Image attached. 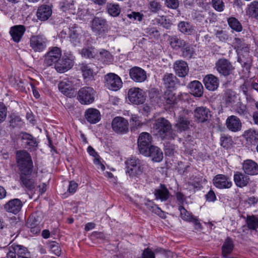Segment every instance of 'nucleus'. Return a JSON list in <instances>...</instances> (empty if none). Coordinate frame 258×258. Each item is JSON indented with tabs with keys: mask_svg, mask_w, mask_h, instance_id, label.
I'll return each mask as SVG.
<instances>
[{
	"mask_svg": "<svg viewBox=\"0 0 258 258\" xmlns=\"http://www.w3.org/2000/svg\"><path fill=\"white\" fill-rule=\"evenodd\" d=\"M104 84L107 89L114 91L119 90L122 86L121 79L114 73H108L104 76Z\"/></svg>",
	"mask_w": 258,
	"mask_h": 258,
	"instance_id": "423d86ee",
	"label": "nucleus"
},
{
	"mask_svg": "<svg viewBox=\"0 0 258 258\" xmlns=\"http://www.w3.org/2000/svg\"><path fill=\"white\" fill-rule=\"evenodd\" d=\"M217 71L224 76L229 75L233 71L234 68L227 60L220 59L216 63Z\"/></svg>",
	"mask_w": 258,
	"mask_h": 258,
	"instance_id": "f3484780",
	"label": "nucleus"
},
{
	"mask_svg": "<svg viewBox=\"0 0 258 258\" xmlns=\"http://www.w3.org/2000/svg\"><path fill=\"white\" fill-rule=\"evenodd\" d=\"M205 87L210 91H215L219 87L218 79L215 76L210 74L206 76L204 79Z\"/></svg>",
	"mask_w": 258,
	"mask_h": 258,
	"instance_id": "393cba45",
	"label": "nucleus"
},
{
	"mask_svg": "<svg viewBox=\"0 0 258 258\" xmlns=\"http://www.w3.org/2000/svg\"><path fill=\"white\" fill-rule=\"evenodd\" d=\"M163 84L167 90L173 89L177 82L175 76L172 73H166L163 77Z\"/></svg>",
	"mask_w": 258,
	"mask_h": 258,
	"instance_id": "cd10ccee",
	"label": "nucleus"
},
{
	"mask_svg": "<svg viewBox=\"0 0 258 258\" xmlns=\"http://www.w3.org/2000/svg\"><path fill=\"white\" fill-rule=\"evenodd\" d=\"M106 10L108 13L113 17L118 16L120 13V8L118 4L108 3L106 5Z\"/></svg>",
	"mask_w": 258,
	"mask_h": 258,
	"instance_id": "58836bf2",
	"label": "nucleus"
},
{
	"mask_svg": "<svg viewBox=\"0 0 258 258\" xmlns=\"http://www.w3.org/2000/svg\"><path fill=\"white\" fill-rule=\"evenodd\" d=\"M22 140L29 148H35L37 146V142L36 139L31 135L27 133H23Z\"/></svg>",
	"mask_w": 258,
	"mask_h": 258,
	"instance_id": "e433bc0d",
	"label": "nucleus"
},
{
	"mask_svg": "<svg viewBox=\"0 0 258 258\" xmlns=\"http://www.w3.org/2000/svg\"><path fill=\"white\" fill-rule=\"evenodd\" d=\"M173 67L176 74L179 77H185L188 72L187 64L184 61H176Z\"/></svg>",
	"mask_w": 258,
	"mask_h": 258,
	"instance_id": "a878e982",
	"label": "nucleus"
},
{
	"mask_svg": "<svg viewBox=\"0 0 258 258\" xmlns=\"http://www.w3.org/2000/svg\"><path fill=\"white\" fill-rule=\"evenodd\" d=\"M204 88L202 83L195 81V97H201L203 94Z\"/></svg>",
	"mask_w": 258,
	"mask_h": 258,
	"instance_id": "864d4df0",
	"label": "nucleus"
},
{
	"mask_svg": "<svg viewBox=\"0 0 258 258\" xmlns=\"http://www.w3.org/2000/svg\"><path fill=\"white\" fill-rule=\"evenodd\" d=\"M7 116V108L5 105L0 102V123L3 122Z\"/></svg>",
	"mask_w": 258,
	"mask_h": 258,
	"instance_id": "13d9d810",
	"label": "nucleus"
},
{
	"mask_svg": "<svg viewBox=\"0 0 258 258\" xmlns=\"http://www.w3.org/2000/svg\"><path fill=\"white\" fill-rule=\"evenodd\" d=\"M31 173H25L20 174V183L21 185L28 189H32L34 187L35 180L30 178Z\"/></svg>",
	"mask_w": 258,
	"mask_h": 258,
	"instance_id": "2f4dec72",
	"label": "nucleus"
},
{
	"mask_svg": "<svg viewBox=\"0 0 258 258\" xmlns=\"http://www.w3.org/2000/svg\"><path fill=\"white\" fill-rule=\"evenodd\" d=\"M151 136L147 133H142L140 134L138 140V148L141 154L147 153V150L151 146Z\"/></svg>",
	"mask_w": 258,
	"mask_h": 258,
	"instance_id": "ddd939ff",
	"label": "nucleus"
},
{
	"mask_svg": "<svg viewBox=\"0 0 258 258\" xmlns=\"http://www.w3.org/2000/svg\"><path fill=\"white\" fill-rule=\"evenodd\" d=\"M164 98L168 104L173 105L176 103V97L172 90H167L165 92Z\"/></svg>",
	"mask_w": 258,
	"mask_h": 258,
	"instance_id": "79ce46f5",
	"label": "nucleus"
},
{
	"mask_svg": "<svg viewBox=\"0 0 258 258\" xmlns=\"http://www.w3.org/2000/svg\"><path fill=\"white\" fill-rule=\"evenodd\" d=\"M211 116L209 109L204 107H200L195 110V117L199 122H204L208 120Z\"/></svg>",
	"mask_w": 258,
	"mask_h": 258,
	"instance_id": "c85d7f7f",
	"label": "nucleus"
},
{
	"mask_svg": "<svg viewBox=\"0 0 258 258\" xmlns=\"http://www.w3.org/2000/svg\"><path fill=\"white\" fill-rule=\"evenodd\" d=\"M206 198L207 201L209 202H214L216 200V197L215 192L210 190L207 195H206Z\"/></svg>",
	"mask_w": 258,
	"mask_h": 258,
	"instance_id": "69168bd1",
	"label": "nucleus"
},
{
	"mask_svg": "<svg viewBox=\"0 0 258 258\" xmlns=\"http://www.w3.org/2000/svg\"><path fill=\"white\" fill-rule=\"evenodd\" d=\"M46 38L43 35L32 36L30 39V45L35 52H42L46 47Z\"/></svg>",
	"mask_w": 258,
	"mask_h": 258,
	"instance_id": "1a4fd4ad",
	"label": "nucleus"
},
{
	"mask_svg": "<svg viewBox=\"0 0 258 258\" xmlns=\"http://www.w3.org/2000/svg\"><path fill=\"white\" fill-rule=\"evenodd\" d=\"M226 124L228 130L233 132H237L242 128L241 120L235 115L228 116L226 120Z\"/></svg>",
	"mask_w": 258,
	"mask_h": 258,
	"instance_id": "6ab92c4d",
	"label": "nucleus"
},
{
	"mask_svg": "<svg viewBox=\"0 0 258 258\" xmlns=\"http://www.w3.org/2000/svg\"><path fill=\"white\" fill-rule=\"evenodd\" d=\"M95 91L89 87L81 88L78 93L77 98L82 104H89L94 101Z\"/></svg>",
	"mask_w": 258,
	"mask_h": 258,
	"instance_id": "0eeeda50",
	"label": "nucleus"
},
{
	"mask_svg": "<svg viewBox=\"0 0 258 258\" xmlns=\"http://www.w3.org/2000/svg\"><path fill=\"white\" fill-rule=\"evenodd\" d=\"M228 23L229 26L234 30L240 32L242 27L239 21L235 18L231 17L228 19Z\"/></svg>",
	"mask_w": 258,
	"mask_h": 258,
	"instance_id": "de8ad7c7",
	"label": "nucleus"
},
{
	"mask_svg": "<svg viewBox=\"0 0 258 258\" xmlns=\"http://www.w3.org/2000/svg\"><path fill=\"white\" fill-rule=\"evenodd\" d=\"M85 117L89 122L96 123L100 120L101 115L97 109L90 108L86 110Z\"/></svg>",
	"mask_w": 258,
	"mask_h": 258,
	"instance_id": "c756f323",
	"label": "nucleus"
},
{
	"mask_svg": "<svg viewBox=\"0 0 258 258\" xmlns=\"http://www.w3.org/2000/svg\"><path fill=\"white\" fill-rule=\"evenodd\" d=\"M91 28L93 32L101 35L103 38H107V35L105 34L108 31V25L106 19L95 17L92 21Z\"/></svg>",
	"mask_w": 258,
	"mask_h": 258,
	"instance_id": "39448f33",
	"label": "nucleus"
},
{
	"mask_svg": "<svg viewBox=\"0 0 258 258\" xmlns=\"http://www.w3.org/2000/svg\"><path fill=\"white\" fill-rule=\"evenodd\" d=\"M233 248V244L231 239L227 238L222 247V253L224 256L230 253Z\"/></svg>",
	"mask_w": 258,
	"mask_h": 258,
	"instance_id": "09e8293b",
	"label": "nucleus"
},
{
	"mask_svg": "<svg viewBox=\"0 0 258 258\" xmlns=\"http://www.w3.org/2000/svg\"><path fill=\"white\" fill-rule=\"evenodd\" d=\"M221 145L224 148H228L231 145V139L227 137H222L221 138Z\"/></svg>",
	"mask_w": 258,
	"mask_h": 258,
	"instance_id": "0e129e2a",
	"label": "nucleus"
},
{
	"mask_svg": "<svg viewBox=\"0 0 258 258\" xmlns=\"http://www.w3.org/2000/svg\"><path fill=\"white\" fill-rule=\"evenodd\" d=\"M211 3L213 8L218 12H222L225 8L223 0H212Z\"/></svg>",
	"mask_w": 258,
	"mask_h": 258,
	"instance_id": "603ef678",
	"label": "nucleus"
},
{
	"mask_svg": "<svg viewBox=\"0 0 258 258\" xmlns=\"http://www.w3.org/2000/svg\"><path fill=\"white\" fill-rule=\"evenodd\" d=\"M80 80L75 78H67L59 82L58 87L63 94L72 97L74 96L75 90L80 86Z\"/></svg>",
	"mask_w": 258,
	"mask_h": 258,
	"instance_id": "7ed1b4c3",
	"label": "nucleus"
},
{
	"mask_svg": "<svg viewBox=\"0 0 258 258\" xmlns=\"http://www.w3.org/2000/svg\"><path fill=\"white\" fill-rule=\"evenodd\" d=\"M233 179L236 186L243 187L247 184L249 178L247 175L240 172L237 171L234 173Z\"/></svg>",
	"mask_w": 258,
	"mask_h": 258,
	"instance_id": "7c9ffc66",
	"label": "nucleus"
},
{
	"mask_svg": "<svg viewBox=\"0 0 258 258\" xmlns=\"http://www.w3.org/2000/svg\"><path fill=\"white\" fill-rule=\"evenodd\" d=\"M169 42L171 47L175 49L181 48L182 46L185 45V41L176 36L171 37Z\"/></svg>",
	"mask_w": 258,
	"mask_h": 258,
	"instance_id": "c03bdc74",
	"label": "nucleus"
},
{
	"mask_svg": "<svg viewBox=\"0 0 258 258\" xmlns=\"http://www.w3.org/2000/svg\"><path fill=\"white\" fill-rule=\"evenodd\" d=\"M10 124L13 127L18 125L21 122V118L19 116L16 115L15 114H12L10 116Z\"/></svg>",
	"mask_w": 258,
	"mask_h": 258,
	"instance_id": "4d7b16f0",
	"label": "nucleus"
},
{
	"mask_svg": "<svg viewBox=\"0 0 258 258\" xmlns=\"http://www.w3.org/2000/svg\"><path fill=\"white\" fill-rule=\"evenodd\" d=\"M216 36L221 41H225L228 39V35L223 31H217L216 33Z\"/></svg>",
	"mask_w": 258,
	"mask_h": 258,
	"instance_id": "338daca9",
	"label": "nucleus"
},
{
	"mask_svg": "<svg viewBox=\"0 0 258 258\" xmlns=\"http://www.w3.org/2000/svg\"><path fill=\"white\" fill-rule=\"evenodd\" d=\"M148 8L151 12L156 13L161 10L162 5L157 0H150L149 3Z\"/></svg>",
	"mask_w": 258,
	"mask_h": 258,
	"instance_id": "8fccbe9b",
	"label": "nucleus"
},
{
	"mask_svg": "<svg viewBox=\"0 0 258 258\" xmlns=\"http://www.w3.org/2000/svg\"><path fill=\"white\" fill-rule=\"evenodd\" d=\"M11 246L16 253L18 258L26 255L28 253L27 249L24 246L14 243Z\"/></svg>",
	"mask_w": 258,
	"mask_h": 258,
	"instance_id": "a19ab883",
	"label": "nucleus"
},
{
	"mask_svg": "<svg viewBox=\"0 0 258 258\" xmlns=\"http://www.w3.org/2000/svg\"><path fill=\"white\" fill-rule=\"evenodd\" d=\"M61 51L57 47L52 48L44 56V63L46 66L55 64L60 58Z\"/></svg>",
	"mask_w": 258,
	"mask_h": 258,
	"instance_id": "9b49d317",
	"label": "nucleus"
},
{
	"mask_svg": "<svg viewBox=\"0 0 258 258\" xmlns=\"http://www.w3.org/2000/svg\"><path fill=\"white\" fill-rule=\"evenodd\" d=\"M127 96L130 102L137 105L143 104L146 100L145 92L139 88H130L128 91Z\"/></svg>",
	"mask_w": 258,
	"mask_h": 258,
	"instance_id": "6e6552de",
	"label": "nucleus"
},
{
	"mask_svg": "<svg viewBox=\"0 0 258 258\" xmlns=\"http://www.w3.org/2000/svg\"><path fill=\"white\" fill-rule=\"evenodd\" d=\"M78 187V184L74 181H71L70 182L68 191L71 194H73L76 192Z\"/></svg>",
	"mask_w": 258,
	"mask_h": 258,
	"instance_id": "774afa93",
	"label": "nucleus"
},
{
	"mask_svg": "<svg viewBox=\"0 0 258 258\" xmlns=\"http://www.w3.org/2000/svg\"><path fill=\"white\" fill-rule=\"evenodd\" d=\"M182 54L184 57L190 58L192 55V49L191 45L185 42V45L182 46Z\"/></svg>",
	"mask_w": 258,
	"mask_h": 258,
	"instance_id": "3c124183",
	"label": "nucleus"
},
{
	"mask_svg": "<svg viewBox=\"0 0 258 258\" xmlns=\"http://www.w3.org/2000/svg\"><path fill=\"white\" fill-rule=\"evenodd\" d=\"M70 41L74 45L76 46L81 43L82 37V30L76 24L69 28Z\"/></svg>",
	"mask_w": 258,
	"mask_h": 258,
	"instance_id": "a211bd4d",
	"label": "nucleus"
},
{
	"mask_svg": "<svg viewBox=\"0 0 258 258\" xmlns=\"http://www.w3.org/2000/svg\"><path fill=\"white\" fill-rule=\"evenodd\" d=\"M126 173L131 178L139 177L145 171L147 165L136 157L126 160Z\"/></svg>",
	"mask_w": 258,
	"mask_h": 258,
	"instance_id": "f03ea898",
	"label": "nucleus"
},
{
	"mask_svg": "<svg viewBox=\"0 0 258 258\" xmlns=\"http://www.w3.org/2000/svg\"><path fill=\"white\" fill-rule=\"evenodd\" d=\"M80 70L84 78H90L93 77V71L88 64L84 63L81 64Z\"/></svg>",
	"mask_w": 258,
	"mask_h": 258,
	"instance_id": "37998d69",
	"label": "nucleus"
},
{
	"mask_svg": "<svg viewBox=\"0 0 258 258\" xmlns=\"http://www.w3.org/2000/svg\"><path fill=\"white\" fill-rule=\"evenodd\" d=\"M98 60H100L106 63H109L113 61V56L107 50L102 49L98 52Z\"/></svg>",
	"mask_w": 258,
	"mask_h": 258,
	"instance_id": "4c0bfd02",
	"label": "nucleus"
},
{
	"mask_svg": "<svg viewBox=\"0 0 258 258\" xmlns=\"http://www.w3.org/2000/svg\"><path fill=\"white\" fill-rule=\"evenodd\" d=\"M111 126L113 131L117 134H124L128 131V122L122 117H114L112 120Z\"/></svg>",
	"mask_w": 258,
	"mask_h": 258,
	"instance_id": "9d476101",
	"label": "nucleus"
},
{
	"mask_svg": "<svg viewBox=\"0 0 258 258\" xmlns=\"http://www.w3.org/2000/svg\"><path fill=\"white\" fill-rule=\"evenodd\" d=\"M146 156L151 157L152 160L155 162L161 161L163 157L162 151L158 147L152 146L147 150V153H143Z\"/></svg>",
	"mask_w": 258,
	"mask_h": 258,
	"instance_id": "4be33fe9",
	"label": "nucleus"
},
{
	"mask_svg": "<svg viewBox=\"0 0 258 258\" xmlns=\"http://www.w3.org/2000/svg\"><path fill=\"white\" fill-rule=\"evenodd\" d=\"M26 29L23 25H16L11 28L10 30V34L12 37L13 40L18 43L22 39Z\"/></svg>",
	"mask_w": 258,
	"mask_h": 258,
	"instance_id": "412c9836",
	"label": "nucleus"
},
{
	"mask_svg": "<svg viewBox=\"0 0 258 258\" xmlns=\"http://www.w3.org/2000/svg\"><path fill=\"white\" fill-rule=\"evenodd\" d=\"M246 224L249 229L256 230L258 228V218L254 216H247Z\"/></svg>",
	"mask_w": 258,
	"mask_h": 258,
	"instance_id": "49530a36",
	"label": "nucleus"
},
{
	"mask_svg": "<svg viewBox=\"0 0 258 258\" xmlns=\"http://www.w3.org/2000/svg\"><path fill=\"white\" fill-rule=\"evenodd\" d=\"M240 101L239 97L236 93L232 91H228L226 93L225 101L228 106L233 108L236 106Z\"/></svg>",
	"mask_w": 258,
	"mask_h": 258,
	"instance_id": "f704fd0d",
	"label": "nucleus"
},
{
	"mask_svg": "<svg viewBox=\"0 0 258 258\" xmlns=\"http://www.w3.org/2000/svg\"><path fill=\"white\" fill-rule=\"evenodd\" d=\"M178 28L180 32L186 35H190L193 32L192 26L188 23L181 22L178 24Z\"/></svg>",
	"mask_w": 258,
	"mask_h": 258,
	"instance_id": "a18cd8bd",
	"label": "nucleus"
},
{
	"mask_svg": "<svg viewBox=\"0 0 258 258\" xmlns=\"http://www.w3.org/2000/svg\"><path fill=\"white\" fill-rule=\"evenodd\" d=\"M74 57L72 55L63 57L55 64V69L58 73H64L71 69L74 66Z\"/></svg>",
	"mask_w": 258,
	"mask_h": 258,
	"instance_id": "f8f14e48",
	"label": "nucleus"
},
{
	"mask_svg": "<svg viewBox=\"0 0 258 258\" xmlns=\"http://www.w3.org/2000/svg\"><path fill=\"white\" fill-rule=\"evenodd\" d=\"M52 10L48 5H42L37 10L36 15L38 19L41 21H46L51 16Z\"/></svg>",
	"mask_w": 258,
	"mask_h": 258,
	"instance_id": "bb28decb",
	"label": "nucleus"
},
{
	"mask_svg": "<svg viewBox=\"0 0 258 258\" xmlns=\"http://www.w3.org/2000/svg\"><path fill=\"white\" fill-rule=\"evenodd\" d=\"M214 185L219 189L229 188L232 185L230 178L224 174H218L213 179Z\"/></svg>",
	"mask_w": 258,
	"mask_h": 258,
	"instance_id": "4468645a",
	"label": "nucleus"
},
{
	"mask_svg": "<svg viewBox=\"0 0 258 258\" xmlns=\"http://www.w3.org/2000/svg\"><path fill=\"white\" fill-rule=\"evenodd\" d=\"M247 15L252 18L258 17V2L254 1L249 3L246 8Z\"/></svg>",
	"mask_w": 258,
	"mask_h": 258,
	"instance_id": "c9c22d12",
	"label": "nucleus"
},
{
	"mask_svg": "<svg viewBox=\"0 0 258 258\" xmlns=\"http://www.w3.org/2000/svg\"><path fill=\"white\" fill-rule=\"evenodd\" d=\"M155 199L160 200L161 202L167 201L170 197V193L166 186L164 184L160 185L156 188L154 191Z\"/></svg>",
	"mask_w": 258,
	"mask_h": 258,
	"instance_id": "b1692460",
	"label": "nucleus"
},
{
	"mask_svg": "<svg viewBox=\"0 0 258 258\" xmlns=\"http://www.w3.org/2000/svg\"><path fill=\"white\" fill-rule=\"evenodd\" d=\"M243 136L247 143L255 145L258 142V132L253 129H249L245 131Z\"/></svg>",
	"mask_w": 258,
	"mask_h": 258,
	"instance_id": "473e14b6",
	"label": "nucleus"
},
{
	"mask_svg": "<svg viewBox=\"0 0 258 258\" xmlns=\"http://www.w3.org/2000/svg\"><path fill=\"white\" fill-rule=\"evenodd\" d=\"M153 128L156 134L162 139L173 140L175 134L173 132L171 124L163 117L155 120Z\"/></svg>",
	"mask_w": 258,
	"mask_h": 258,
	"instance_id": "f257e3e1",
	"label": "nucleus"
},
{
	"mask_svg": "<svg viewBox=\"0 0 258 258\" xmlns=\"http://www.w3.org/2000/svg\"><path fill=\"white\" fill-rule=\"evenodd\" d=\"M49 247L51 251L56 255L59 256L61 254V249L58 243L55 241H51L49 244Z\"/></svg>",
	"mask_w": 258,
	"mask_h": 258,
	"instance_id": "5fc2aeb1",
	"label": "nucleus"
},
{
	"mask_svg": "<svg viewBox=\"0 0 258 258\" xmlns=\"http://www.w3.org/2000/svg\"><path fill=\"white\" fill-rule=\"evenodd\" d=\"M157 22L166 29H169L171 25V23L169 20L166 19L165 16L160 17V18L157 19Z\"/></svg>",
	"mask_w": 258,
	"mask_h": 258,
	"instance_id": "bf43d9fd",
	"label": "nucleus"
},
{
	"mask_svg": "<svg viewBox=\"0 0 258 258\" xmlns=\"http://www.w3.org/2000/svg\"><path fill=\"white\" fill-rule=\"evenodd\" d=\"M189 122L185 117L179 115L176 126L180 131H185L188 128Z\"/></svg>",
	"mask_w": 258,
	"mask_h": 258,
	"instance_id": "ea45409f",
	"label": "nucleus"
},
{
	"mask_svg": "<svg viewBox=\"0 0 258 258\" xmlns=\"http://www.w3.org/2000/svg\"><path fill=\"white\" fill-rule=\"evenodd\" d=\"M18 166L21 173H31L33 167L30 155L26 151H21L17 153Z\"/></svg>",
	"mask_w": 258,
	"mask_h": 258,
	"instance_id": "20e7f679",
	"label": "nucleus"
},
{
	"mask_svg": "<svg viewBox=\"0 0 258 258\" xmlns=\"http://www.w3.org/2000/svg\"><path fill=\"white\" fill-rule=\"evenodd\" d=\"M242 167L244 173L247 175H254L258 174V164L252 160H244Z\"/></svg>",
	"mask_w": 258,
	"mask_h": 258,
	"instance_id": "aec40b11",
	"label": "nucleus"
},
{
	"mask_svg": "<svg viewBox=\"0 0 258 258\" xmlns=\"http://www.w3.org/2000/svg\"><path fill=\"white\" fill-rule=\"evenodd\" d=\"M178 210L180 212V216L182 219L186 221L190 219L187 211L183 206L180 205L178 207Z\"/></svg>",
	"mask_w": 258,
	"mask_h": 258,
	"instance_id": "680f3d73",
	"label": "nucleus"
},
{
	"mask_svg": "<svg viewBox=\"0 0 258 258\" xmlns=\"http://www.w3.org/2000/svg\"><path fill=\"white\" fill-rule=\"evenodd\" d=\"M72 5L73 4L67 0H61L59 3L60 8L63 12L68 10Z\"/></svg>",
	"mask_w": 258,
	"mask_h": 258,
	"instance_id": "e2e57ef3",
	"label": "nucleus"
},
{
	"mask_svg": "<svg viewBox=\"0 0 258 258\" xmlns=\"http://www.w3.org/2000/svg\"><path fill=\"white\" fill-rule=\"evenodd\" d=\"M131 79L135 82L142 83L147 79L146 72L141 68L134 67L129 71Z\"/></svg>",
	"mask_w": 258,
	"mask_h": 258,
	"instance_id": "2eb2a0df",
	"label": "nucleus"
},
{
	"mask_svg": "<svg viewBox=\"0 0 258 258\" xmlns=\"http://www.w3.org/2000/svg\"><path fill=\"white\" fill-rule=\"evenodd\" d=\"M80 53L86 58H98V52L94 47H84L81 49Z\"/></svg>",
	"mask_w": 258,
	"mask_h": 258,
	"instance_id": "72a5a7b5",
	"label": "nucleus"
},
{
	"mask_svg": "<svg viewBox=\"0 0 258 258\" xmlns=\"http://www.w3.org/2000/svg\"><path fill=\"white\" fill-rule=\"evenodd\" d=\"M127 16L131 20H137L141 21L142 20L143 15L141 14L139 12H132L130 14H128Z\"/></svg>",
	"mask_w": 258,
	"mask_h": 258,
	"instance_id": "052dcab7",
	"label": "nucleus"
},
{
	"mask_svg": "<svg viewBox=\"0 0 258 258\" xmlns=\"http://www.w3.org/2000/svg\"><path fill=\"white\" fill-rule=\"evenodd\" d=\"M233 109L240 115H244L246 113V107L244 104L241 103L240 101L236 106H234Z\"/></svg>",
	"mask_w": 258,
	"mask_h": 258,
	"instance_id": "6e6d98bb",
	"label": "nucleus"
},
{
	"mask_svg": "<svg viewBox=\"0 0 258 258\" xmlns=\"http://www.w3.org/2000/svg\"><path fill=\"white\" fill-rule=\"evenodd\" d=\"M233 44L239 55L238 61L240 62H242V57L248 56L249 48L247 45L244 43L242 40L237 38H235Z\"/></svg>",
	"mask_w": 258,
	"mask_h": 258,
	"instance_id": "dca6fc26",
	"label": "nucleus"
},
{
	"mask_svg": "<svg viewBox=\"0 0 258 258\" xmlns=\"http://www.w3.org/2000/svg\"><path fill=\"white\" fill-rule=\"evenodd\" d=\"M22 207V203L20 200L18 199H15L10 200L6 204L4 207L5 210L10 213L16 214L19 213Z\"/></svg>",
	"mask_w": 258,
	"mask_h": 258,
	"instance_id": "5701e85b",
	"label": "nucleus"
}]
</instances>
